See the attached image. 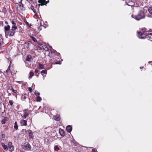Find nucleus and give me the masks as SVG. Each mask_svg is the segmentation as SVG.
Masks as SVG:
<instances>
[{
	"instance_id": "nucleus-39",
	"label": "nucleus",
	"mask_w": 152,
	"mask_h": 152,
	"mask_svg": "<svg viewBox=\"0 0 152 152\" xmlns=\"http://www.w3.org/2000/svg\"><path fill=\"white\" fill-rule=\"evenodd\" d=\"M45 5L43 3H41L40 4H39V6H42L43 5Z\"/></svg>"
},
{
	"instance_id": "nucleus-34",
	"label": "nucleus",
	"mask_w": 152,
	"mask_h": 152,
	"mask_svg": "<svg viewBox=\"0 0 152 152\" xmlns=\"http://www.w3.org/2000/svg\"><path fill=\"white\" fill-rule=\"evenodd\" d=\"M30 8L34 12H35V10L33 6H31Z\"/></svg>"
},
{
	"instance_id": "nucleus-26",
	"label": "nucleus",
	"mask_w": 152,
	"mask_h": 152,
	"mask_svg": "<svg viewBox=\"0 0 152 152\" xmlns=\"http://www.w3.org/2000/svg\"><path fill=\"white\" fill-rule=\"evenodd\" d=\"M148 11L149 13L152 15V7H150L149 8Z\"/></svg>"
},
{
	"instance_id": "nucleus-46",
	"label": "nucleus",
	"mask_w": 152,
	"mask_h": 152,
	"mask_svg": "<svg viewBox=\"0 0 152 152\" xmlns=\"http://www.w3.org/2000/svg\"><path fill=\"white\" fill-rule=\"evenodd\" d=\"M92 152H95V150L94 149H92Z\"/></svg>"
},
{
	"instance_id": "nucleus-42",
	"label": "nucleus",
	"mask_w": 152,
	"mask_h": 152,
	"mask_svg": "<svg viewBox=\"0 0 152 152\" xmlns=\"http://www.w3.org/2000/svg\"><path fill=\"white\" fill-rule=\"evenodd\" d=\"M49 2V0L47 1H45V2H44V3H45V4H47Z\"/></svg>"
},
{
	"instance_id": "nucleus-32",
	"label": "nucleus",
	"mask_w": 152,
	"mask_h": 152,
	"mask_svg": "<svg viewBox=\"0 0 152 152\" xmlns=\"http://www.w3.org/2000/svg\"><path fill=\"white\" fill-rule=\"evenodd\" d=\"M45 2V0H39L38 1V2L39 3H44Z\"/></svg>"
},
{
	"instance_id": "nucleus-31",
	"label": "nucleus",
	"mask_w": 152,
	"mask_h": 152,
	"mask_svg": "<svg viewBox=\"0 0 152 152\" xmlns=\"http://www.w3.org/2000/svg\"><path fill=\"white\" fill-rule=\"evenodd\" d=\"M10 65L8 67V68L7 69V70H6V72L7 73H8L9 71H10Z\"/></svg>"
},
{
	"instance_id": "nucleus-33",
	"label": "nucleus",
	"mask_w": 152,
	"mask_h": 152,
	"mask_svg": "<svg viewBox=\"0 0 152 152\" xmlns=\"http://www.w3.org/2000/svg\"><path fill=\"white\" fill-rule=\"evenodd\" d=\"M9 103L12 106L13 105L14 102L12 100H10L9 101Z\"/></svg>"
},
{
	"instance_id": "nucleus-43",
	"label": "nucleus",
	"mask_w": 152,
	"mask_h": 152,
	"mask_svg": "<svg viewBox=\"0 0 152 152\" xmlns=\"http://www.w3.org/2000/svg\"><path fill=\"white\" fill-rule=\"evenodd\" d=\"M26 66L27 67H29L28 64L27 63H26Z\"/></svg>"
},
{
	"instance_id": "nucleus-3",
	"label": "nucleus",
	"mask_w": 152,
	"mask_h": 152,
	"mask_svg": "<svg viewBox=\"0 0 152 152\" xmlns=\"http://www.w3.org/2000/svg\"><path fill=\"white\" fill-rule=\"evenodd\" d=\"M59 55H60V54L58 53L57 52L54 50H53V51H52L50 52H49V56L50 58H52L53 60L54 59L56 60L55 58H56L57 57L59 56Z\"/></svg>"
},
{
	"instance_id": "nucleus-12",
	"label": "nucleus",
	"mask_w": 152,
	"mask_h": 152,
	"mask_svg": "<svg viewBox=\"0 0 152 152\" xmlns=\"http://www.w3.org/2000/svg\"><path fill=\"white\" fill-rule=\"evenodd\" d=\"M28 134H29V136L32 139L34 137V136L33 134V133L31 131V130L29 129L28 130Z\"/></svg>"
},
{
	"instance_id": "nucleus-5",
	"label": "nucleus",
	"mask_w": 152,
	"mask_h": 152,
	"mask_svg": "<svg viewBox=\"0 0 152 152\" xmlns=\"http://www.w3.org/2000/svg\"><path fill=\"white\" fill-rule=\"evenodd\" d=\"M15 32V30L11 28L5 34V36H8L9 37H12L14 35Z\"/></svg>"
},
{
	"instance_id": "nucleus-38",
	"label": "nucleus",
	"mask_w": 152,
	"mask_h": 152,
	"mask_svg": "<svg viewBox=\"0 0 152 152\" xmlns=\"http://www.w3.org/2000/svg\"><path fill=\"white\" fill-rule=\"evenodd\" d=\"M1 123L2 124H4L5 123V121L3 119L1 121Z\"/></svg>"
},
{
	"instance_id": "nucleus-15",
	"label": "nucleus",
	"mask_w": 152,
	"mask_h": 152,
	"mask_svg": "<svg viewBox=\"0 0 152 152\" xmlns=\"http://www.w3.org/2000/svg\"><path fill=\"white\" fill-rule=\"evenodd\" d=\"M32 59V57L31 55H28L26 59V61H31Z\"/></svg>"
},
{
	"instance_id": "nucleus-27",
	"label": "nucleus",
	"mask_w": 152,
	"mask_h": 152,
	"mask_svg": "<svg viewBox=\"0 0 152 152\" xmlns=\"http://www.w3.org/2000/svg\"><path fill=\"white\" fill-rule=\"evenodd\" d=\"M29 79H31L32 78V77L34 75V73L32 72H30L29 73Z\"/></svg>"
},
{
	"instance_id": "nucleus-41",
	"label": "nucleus",
	"mask_w": 152,
	"mask_h": 152,
	"mask_svg": "<svg viewBox=\"0 0 152 152\" xmlns=\"http://www.w3.org/2000/svg\"><path fill=\"white\" fill-rule=\"evenodd\" d=\"M38 72H39V70L38 69H35V72L36 73H38Z\"/></svg>"
},
{
	"instance_id": "nucleus-47",
	"label": "nucleus",
	"mask_w": 152,
	"mask_h": 152,
	"mask_svg": "<svg viewBox=\"0 0 152 152\" xmlns=\"http://www.w3.org/2000/svg\"><path fill=\"white\" fill-rule=\"evenodd\" d=\"M42 28V26H40L39 27V28L40 29V30H41V28Z\"/></svg>"
},
{
	"instance_id": "nucleus-9",
	"label": "nucleus",
	"mask_w": 152,
	"mask_h": 152,
	"mask_svg": "<svg viewBox=\"0 0 152 152\" xmlns=\"http://www.w3.org/2000/svg\"><path fill=\"white\" fill-rule=\"evenodd\" d=\"M22 1L20 0V1L19 2V7L22 11H24L25 10V8L23 7V4L22 3Z\"/></svg>"
},
{
	"instance_id": "nucleus-13",
	"label": "nucleus",
	"mask_w": 152,
	"mask_h": 152,
	"mask_svg": "<svg viewBox=\"0 0 152 152\" xmlns=\"http://www.w3.org/2000/svg\"><path fill=\"white\" fill-rule=\"evenodd\" d=\"M66 129L68 132L70 133L72 131V128L71 126L68 125L66 127Z\"/></svg>"
},
{
	"instance_id": "nucleus-22",
	"label": "nucleus",
	"mask_w": 152,
	"mask_h": 152,
	"mask_svg": "<svg viewBox=\"0 0 152 152\" xmlns=\"http://www.w3.org/2000/svg\"><path fill=\"white\" fill-rule=\"evenodd\" d=\"M54 149L55 151H58L59 149V148L58 145H55L54 147Z\"/></svg>"
},
{
	"instance_id": "nucleus-20",
	"label": "nucleus",
	"mask_w": 152,
	"mask_h": 152,
	"mask_svg": "<svg viewBox=\"0 0 152 152\" xmlns=\"http://www.w3.org/2000/svg\"><path fill=\"white\" fill-rule=\"evenodd\" d=\"M42 49L43 50H45V51H47L48 50V48H47L46 46H42Z\"/></svg>"
},
{
	"instance_id": "nucleus-54",
	"label": "nucleus",
	"mask_w": 152,
	"mask_h": 152,
	"mask_svg": "<svg viewBox=\"0 0 152 152\" xmlns=\"http://www.w3.org/2000/svg\"><path fill=\"white\" fill-rule=\"evenodd\" d=\"M23 0H21V1H22Z\"/></svg>"
},
{
	"instance_id": "nucleus-4",
	"label": "nucleus",
	"mask_w": 152,
	"mask_h": 152,
	"mask_svg": "<svg viewBox=\"0 0 152 152\" xmlns=\"http://www.w3.org/2000/svg\"><path fill=\"white\" fill-rule=\"evenodd\" d=\"M22 148L26 150L29 151L31 149V146L28 142H26L23 145Z\"/></svg>"
},
{
	"instance_id": "nucleus-17",
	"label": "nucleus",
	"mask_w": 152,
	"mask_h": 152,
	"mask_svg": "<svg viewBox=\"0 0 152 152\" xmlns=\"http://www.w3.org/2000/svg\"><path fill=\"white\" fill-rule=\"evenodd\" d=\"M1 144L2 146L5 150L7 151L8 150V148H7V146L5 145L4 143L2 142Z\"/></svg>"
},
{
	"instance_id": "nucleus-8",
	"label": "nucleus",
	"mask_w": 152,
	"mask_h": 152,
	"mask_svg": "<svg viewBox=\"0 0 152 152\" xmlns=\"http://www.w3.org/2000/svg\"><path fill=\"white\" fill-rule=\"evenodd\" d=\"M28 110L27 109H25L23 110V117L25 118H26L28 115V113L27 112Z\"/></svg>"
},
{
	"instance_id": "nucleus-21",
	"label": "nucleus",
	"mask_w": 152,
	"mask_h": 152,
	"mask_svg": "<svg viewBox=\"0 0 152 152\" xmlns=\"http://www.w3.org/2000/svg\"><path fill=\"white\" fill-rule=\"evenodd\" d=\"M41 73L42 75H43V73L45 74H47V71L46 70H43L41 72Z\"/></svg>"
},
{
	"instance_id": "nucleus-45",
	"label": "nucleus",
	"mask_w": 152,
	"mask_h": 152,
	"mask_svg": "<svg viewBox=\"0 0 152 152\" xmlns=\"http://www.w3.org/2000/svg\"><path fill=\"white\" fill-rule=\"evenodd\" d=\"M25 21H26V23L27 25H29V24L26 21V20H25Z\"/></svg>"
},
{
	"instance_id": "nucleus-18",
	"label": "nucleus",
	"mask_w": 152,
	"mask_h": 152,
	"mask_svg": "<svg viewBox=\"0 0 152 152\" xmlns=\"http://www.w3.org/2000/svg\"><path fill=\"white\" fill-rule=\"evenodd\" d=\"M59 132L62 136H64L65 135V133L63 130L62 129H60L59 130Z\"/></svg>"
},
{
	"instance_id": "nucleus-28",
	"label": "nucleus",
	"mask_w": 152,
	"mask_h": 152,
	"mask_svg": "<svg viewBox=\"0 0 152 152\" xmlns=\"http://www.w3.org/2000/svg\"><path fill=\"white\" fill-rule=\"evenodd\" d=\"M2 12L4 13H6L7 12L6 8L5 7H3L2 9Z\"/></svg>"
},
{
	"instance_id": "nucleus-10",
	"label": "nucleus",
	"mask_w": 152,
	"mask_h": 152,
	"mask_svg": "<svg viewBox=\"0 0 152 152\" xmlns=\"http://www.w3.org/2000/svg\"><path fill=\"white\" fill-rule=\"evenodd\" d=\"M20 124L21 126H26L27 125V121L24 119H21L20 121Z\"/></svg>"
},
{
	"instance_id": "nucleus-53",
	"label": "nucleus",
	"mask_w": 152,
	"mask_h": 152,
	"mask_svg": "<svg viewBox=\"0 0 152 152\" xmlns=\"http://www.w3.org/2000/svg\"><path fill=\"white\" fill-rule=\"evenodd\" d=\"M24 99H26V97L25 96H24Z\"/></svg>"
},
{
	"instance_id": "nucleus-30",
	"label": "nucleus",
	"mask_w": 152,
	"mask_h": 152,
	"mask_svg": "<svg viewBox=\"0 0 152 152\" xmlns=\"http://www.w3.org/2000/svg\"><path fill=\"white\" fill-rule=\"evenodd\" d=\"M38 67L39 68L41 69L44 68L42 64H39Z\"/></svg>"
},
{
	"instance_id": "nucleus-2",
	"label": "nucleus",
	"mask_w": 152,
	"mask_h": 152,
	"mask_svg": "<svg viewBox=\"0 0 152 152\" xmlns=\"http://www.w3.org/2000/svg\"><path fill=\"white\" fill-rule=\"evenodd\" d=\"M132 17L136 20H138L142 19L144 18L145 15L143 11L141 10L139 12L137 15H132Z\"/></svg>"
},
{
	"instance_id": "nucleus-50",
	"label": "nucleus",
	"mask_w": 152,
	"mask_h": 152,
	"mask_svg": "<svg viewBox=\"0 0 152 152\" xmlns=\"http://www.w3.org/2000/svg\"><path fill=\"white\" fill-rule=\"evenodd\" d=\"M152 63V61H149L148 62V63Z\"/></svg>"
},
{
	"instance_id": "nucleus-1",
	"label": "nucleus",
	"mask_w": 152,
	"mask_h": 152,
	"mask_svg": "<svg viewBox=\"0 0 152 152\" xmlns=\"http://www.w3.org/2000/svg\"><path fill=\"white\" fill-rule=\"evenodd\" d=\"M137 35L140 39H143L145 38L152 42V33L146 30L142 31L140 32H137Z\"/></svg>"
},
{
	"instance_id": "nucleus-6",
	"label": "nucleus",
	"mask_w": 152,
	"mask_h": 152,
	"mask_svg": "<svg viewBox=\"0 0 152 152\" xmlns=\"http://www.w3.org/2000/svg\"><path fill=\"white\" fill-rule=\"evenodd\" d=\"M11 23L12 24L11 28L15 30L17 28V27L18 26V25L13 20H12L11 21Z\"/></svg>"
},
{
	"instance_id": "nucleus-52",
	"label": "nucleus",
	"mask_w": 152,
	"mask_h": 152,
	"mask_svg": "<svg viewBox=\"0 0 152 152\" xmlns=\"http://www.w3.org/2000/svg\"><path fill=\"white\" fill-rule=\"evenodd\" d=\"M143 68V67H140V68L141 69V68Z\"/></svg>"
},
{
	"instance_id": "nucleus-25",
	"label": "nucleus",
	"mask_w": 152,
	"mask_h": 152,
	"mask_svg": "<svg viewBox=\"0 0 152 152\" xmlns=\"http://www.w3.org/2000/svg\"><path fill=\"white\" fill-rule=\"evenodd\" d=\"M31 38L32 39V40L35 42H37V41L36 39L34 37L31 36Z\"/></svg>"
},
{
	"instance_id": "nucleus-37",
	"label": "nucleus",
	"mask_w": 152,
	"mask_h": 152,
	"mask_svg": "<svg viewBox=\"0 0 152 152\" xmlns=\"http://www.w3.org/2000/svg\"><path fill=\"white\" fill-rule=\"evenodd\" d=\"M28 90L30 92H31L32 91V89L31 87H29L28 88Z\"/></svg>"
},
{
	"instance_id": "nucleus-35",
	"label": "nucleus",
	"mask_w": 152,
	"mask_h": 152,
	"mask_svg": "<svg viewBox=\"0 0 152 152\" xmlns=\"http://www.w3.org/2000/svg\"><path fill=\"white\" fill-rule=\"evenodd\" d=\"M2 42V37L1 35L0 34V44L1 45Z\"/></svg>"
},
{
	"instance_id": "nucleus-11",
	"label": "nucleus",
	"mask_w": 152,
	"mask_h": 152,
	"mask_svg": "<svg viewBox=\"0 0 152 152\" xmlns=\"http://www.w3.org/2000/svg\"><path fill=\"white\" fill-rule=\"evenodd\" d=\"M10 26L9 25H7V26H4V32L5 34H6V33H7V32H8V31L10 29Z\"/></svg>"
},
{
	"instance_id": "nucleus-51",
	"label": "nucleus",
	"mask_w": 152,
	"mask_h": 152,
	"mask_svg": "<svg viewBox=\"0 0 152 152\" xmlns=\"http://www.w3.org/2000/svg\"><path fill=\"white\" fill-rule=\"evenodd\" d=\"M43 79H44V78L46 76V75H45V76H44V75H43Z\"/></svg>"
},
{
	"instance_id": "nucleus-16",
	"label": "nucleus",
	"mask_w": 152,
	"mask_h": 152,
	"mask_svg": "<svg viewBox=\"0 0 152 152\" xmlns=\"http://www.w3.org/2000/svg\"><path fill=\"white\" fill-rule=\"evenodd\" d=\"M10 90L12 91V92H13L14 93L16 94L17 93V90H14L13 88H12V87H9V89L7 91V92H9V90Z\"/></svg>"
},
{
	"instance_id": "nucleus-44",
	"label": "nucleus",
	"mask_w": 152,
	"mask_h": 152,
	"mask_svg": "<svg viewBox=\"0 0 152 152\" xmlns=\"http://www.w3.org/2000/svg\"><path fill=\"white\" fill-rule=\"evenodd\" d=\"M3 120H5V121L6 120H7V118L6 117H5L4 118V119H3Z\"/></svg>"
},
{
	"instance_id": "nucleus-14",
	"label": "nucleus",
	"mask_w": 152,
	"mask_h": 152,
	"mask_svg": "<svg viewBox=\"0 0 152 152\" xmlns=\"http://www.w3.org/2000/svg\"><path fill=\"white\" fill-rule=\"evenodd\" d=\"M44 143L46 144H49L50 142V140L49 138H45L44 140Z\"/></svg>"
},
{
	"instance_id": "nucleus-29",
	"label": "nucleus",
	"mask_w": 152,
	"mask_h": 152,
	"mask_svg": "<svg viewBox=\"0 0 152 152\" xmlns=\"http://www.w3.org/2000/svg\"><path fill=\"white\" fill-rule=\"evenodd\" d=\"M42 100V98L40 96H38L37 97V101L39 102Z\"/></svg>"
},
{
	"instance_id": "nucleus-24",
	"label": "nucleus",
	"mask_w": 152,
	"mask_h": 152,
	"mask_svg": "<svg viewBox=\"0 0 152 152\" xmlns=\"http://www.w3.org/2000/svg\"><path fill=\"white\" fill-rule=\"evenodd\" d=\"M30 43L31 42L30 41L25 43V44L26 45V47L27 48H28L29 47V45L30 44Z\"/></svg>"
},
{
	"instance_id": "nucleus-19",
	"label": "nucleus",
	"mask_w": 152,
	"mask_h": 152,
	"mask_svg": "<svg viewBox=\"0 0 152 152\" xmlns=\"http://www.w3.org/2000/svg\"><path fill=\"white\" fill-rule=\"evenodd\" d=\"M14 128L16 130L17 129H18V126L17 124V122H15L14 123Z\"/></svg>"
},
{
	"instance_id": "nucleus-36",
	"label": "nucleus",
	"mask_w": 152,
	"mask_h": 152,
	"mask_svg": "<svg viewBox=\"0 0 152 152\" xmlns=\"http://www.w3.org/2000/svg\"><path fill=\"white\" fill-rule=\"evenodd\" d=\"M34 94L37 96H39L40 94L39 93V92L37 93L36 91L35 92Z\"/></svg>"
},
{
	"instance_id": "nucleus-40",
	"label": "nucleus",
	"mask_w": 152,
	"mask_h": 152,
	"mask_svg": "<svg viewBox=\"0 0 152 152\" xmlns=\"http://www.w3.org/2000/svg\"><path fill=\"white\" fill-rule=\"evenodd\" d=\"M61 63V62L60 61H59L57 62H56L55 64H60Z\"/></svg>"
},
{
	"instance_id": "nucleus-48",
	"label": "nucleus",
	"mask_w": 152,
	"mask_h": 152,
	"mask_svg": "<svg viewBox=\"0 0 152 152\" xmlns=\"http://www.w3.org/2000/svg\"><path fill=\"white\" fill-rule=\"evenodd\" d=\"M8 96H10L11 95V93H9V92H8Z\"/></svg>"
},
{
	"instance_id": "nucleus-23",
	"label": "nucleus",
	"mask_w": 152,
	"mask_h": 152,
	"mask_svg": "<svg viewBox=\"0 0 152 152\" xmlns=\"http://www.w3.org/2000/svg\"><path fill=\"white\" fill-rule=\"evenodd\" d=\"M53 118L56 121H58L60 119L59 117L57 116H54Z\"/></svg>"
},
{
	"instance_id": "nucleus-49",
	"label": "nucleus",
	"mask_w": 152,
	"mask_h": 152,
	"mask_svg": "<svg viewBox=\"0 0 152 152\" xmlns=\"http://www.w3.org/2000/svg\"><path fill=\"white\" fill-rule=\"evenodd\" d=\"M148 16L149 17H152V16L150 15H149Z\"/></svg>"
},
{
	"instance_id": "nucleus-7",
	"label": "nucleus",
	"mask_w": 152,
	"mask_h": 152,
	"mask_svg": "<svg viewBox=\"0 0 152 152\" xmlns=\"http://www.w3.org/2000/svg\"><path fill=\"white\" fill-rule=\"evenodd\" d=\"M8 146L9 147V150L10 151H12L14 149V148L12 145V143L11 142H9L8 143Z\"/></svg>"
}]
</instances>
